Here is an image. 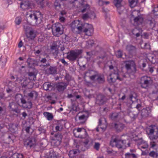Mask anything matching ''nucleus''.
<instances>
[{
	"instance_id": "obj_45",
	"label": "nucleus",
	"mask_w": 158,
	"mask_h": 158,
	"mask_svg": "<svg viewBox=\"0 0 158 158\" xmlns=\"http://www.w3.org/2000/svg\"><path fill=\"white\" fill-rule=\"evenodd\" d=\"M22 21V19L21 17H17L15 20V24L17 25H19Z\"/></svg>"
},
{
	"instance_id": "obj_39",
	"label": "nucleus",
	"mask_w": 158,
	"mask_h": 158,
	"mask_svg": "<svg viewBox=\"0 0 158 158\" xmlns=\"http://www.w3.org/2000/svg\"><path fill=\"white\" fill-rule=\"evenodd\" d=\"M49 71L50 74H54L56 73V67L50 66L49 69Z\"/></svg>"
},
{
	"instance_id": "obj_12",
	"label": "nucleus",
	"mask_w": 158,
	"mask_h": 158,
	"mask_svg": "<svg viewBox=\"0 0 158 158\" xmlns=\"http://www.w3.org/2000/svg\"><path fill=\"white\" fill-rule=\"evenodd\" d=\"M34 5L32 1H25L20 4V7L23 10L34 7Z\"/></svg>"
},
{
	"instance_id": "obj_43",
	"label": "nucleus",
	"mask_w": 158,
	"mask_h": 158,
	"mask_svg": "<svg viewBox=\"0 0 158 158\" xmlns=\"http://www.w3.org/2000/svg\"><path fill=\"white\" fill-rule=\"evenodd\" d=\"M149 155L151 157H155L156 158L158 157V154L156 152L152 151L149 154Z\"/></svg>"
},
{
	"instance_id": "obj_57",
	"label": "nucleus",
	"mask_w": 158,
	"mask_h": 158,
	"mask_svg": "<svg viewBox=\"0 0 158 158\" xmlns=\"http://www.w3.org/2000/svg\"><path fill=\"white\" fill-rule=\"evenodd\" d=\"M142 30L141 29H139V32H137V33H135V35L136 36V37H139V36L140 34L142 33Z\"/></svg>"
},
{
	"instance_id": "obj_15",
	"label": "nucleus",
	"mask_w": 158,
	"mask_h": 158,
	"mask_svg": "<svg viewBox=\"0 0 158 158\" xmlns=\"http://www.w3.org/2000/svg\"><path fill=\"white\" fill-rule=\"evenodd\" d=\"M88 27L85 28L83 30V32L85 33V35L90 36L93 33L94 29L92 25L87 24Z\"/></svg>"
},
{
	"instance_id": "obj_1",
	"label": "nucleus",
	"mask_w": 158,
	"mask_h": 158,
	"mask_svg": "<svg viewBox=\"0 0 158 158\" xmlns=\"http://www.w3.org/2000/svg\"><path fill=\"white\" fill-rule=\"evenodd\" d=\"M71 3L73 4L74 7L80 8V10H81L82 13L87 12L86 13L83 14L82 16V18L84 20H85L89 18H94L96 17L94 12H92L91 14L89 13L90 6L88 4L85 3L84 0H73Z\"/></svg>"
},
{
	"instance_id": "obj_44",
	"label": "nucleus",
	"mask_w": 158,
	"mask_h": 158,
	"mask_svg": "<svg viewBox=\"0 0 158 158\" xmlns=\"http://www.w3.org/2000/svg\"><path fill=\"white\" fill-rule=\"evenodd\" d=\"M142 142V143H143V144L140 147L141 148L143 149H146L148 147V145L147 142L144 140V141Z\"/></svg>"
},
{
	"instance_id": "obj_18",
	"label": "nucleus",
	"mask_w": 158,
	"mask_h": 158,
	"mask_svg": "<svg viewBox=\"0 0 158 158\" xmlns=\"http://www.w3.org/2000/svg\"><path fill=\"white\" fill-rule=\"evenodd\" d=\"M53 85V83L49 82H45L43 85V88L44 90L46 91H52L54 89V88Z\"/></svg>"
},
{
	"instance_id": "obj_25",
	"label": "nucleus",
	"mask_w": 158,
	"mask_h": 158,
	"mask_svg": "<svg viewBox=\"0 0 158 158\" xmlns=\"http://www.w3.org/2000/svg\"><path fill=\"white\" fill-rule=\"evenodd\" d=\"M76 132H78L80 133L82 132L83 133V134L82 135H85V138L87 135V133L86 130L83 128H78L77 129H75Z\"/></svg>"
},
{
	"instance_id": "obj_7",
	"label": "nucleus",
	"mask_w": 158,
	"mask_h": 158,
	"mask_svg": "<svg viewBox=\"0 0 158 158\" xmlns=\"http://www.w3.org/2000/svg\"><path fill=\"white\" fill-rule=\"evenodd\" d=\"M147 131L151 140H156L158 138V129L156 126H150L147 128Z\"/></svg>"
},
{
	"instance_id": "obj_59",
	"label": "nucleus",
	"mask_w": 158,
	"mask_h": 158,
	"mask_svg": "<svg viewBox=\"0 0 158 158\" xmlns=\"http://www.w3.org/2000/svg\"><path fill=\"white\" fill-rule=\"evenodd\" d=\"M85 115H82L79 117V119L80 120H84L85 119Z\"/></svg>"
},
{
	"instance_id": "obj_23",
	"label": "nucleus",
	"mask_w": 158,
	"mask_h": 158,
	"mask_svg": "<svg viewBox=\"0 0 158 158\" xmlns=\"http://www.w3.org/2000/svg\"><path fill=\"white\" fill-rule=\"evenodd\" d=\"M134 22L138 25L141 23L143 21V18L141 16H139L135 18L134 19Z\"/></svg>"
},
{
	"instance_id": "obj_2",
	"label": "nucleus",
	"mask_w": 158,
	"mask_h": 158,
	"mask_svg": "<svg viewBox=\"0 0 158 158\" xmlns=\"http://www.w3.org/2000/svg\"><path fill=\"white\" fill-rule=\"evenodd\" d=\"M136 97V94L134 92L131 93L129 97V103L131 104V107L132 106L131 104L133 103L136 106L133 110L129 111V116L131 118L132 121L134 120L137 117L139 110L141 107V105L140 104H138L136 102L137 100Z\"/></svg>"
},
{
	"instance_id": "obj_22",
	"label": "nucleus",
	"mask_w": 158,
	"mask_h": 158,
	"mask_svg": "<svg viewBox=\"0 0 158 158\" xmlns=\"http://www.w3.org/2000/svg\"><path fill=\"white\" fill-rule=\"evenodd\" d=\"M15 106V104L14 102H12L9 103V107L10 109V110L13 111L16 113H18L19 112V110L16 107L15 108H13L12 106Z\"/></svg>"
},
{
	"instance_id": "obj_47",
	"label": "nucleus",
	"mask_w": 158,
	"mask_h": 158,
	"mask_svg": "<svg viewBox=\"0 0 158 158\" xmlns=\"http://www.w3.org/2000/svg\"><path fill=\"white\" fill-rule=\"evenodd\" d=\"M157 146L156 143L152 140L150 142V146L151 148H154Z\"/></svg>"
},
{
	"instance_id": "obj_35",
	"label": "nucleus",
	"mask_w": 158,
	"mask_h": 158,
	"mask_svg": "<svg viewBox=\"0 0 158 158\" xmlns=\"http://www.w3.org/2000/svg\"><path fill=\"white\" fill-rule=\"evenodd\" d=\"M137 3V0H130L129 5L131 8H133L136 5Z\"/></svg>"
},
{
	"instance_id": "obj_11",
	"label": "nucleus",
	"mask_w": 158,
	"mask_h": 158,
	"mask_svg": "<svg viewBox=\"0 0 158 158\" xmlns=\"http://www.w3.org/2000/svg\"><path fill=\"white\" fill-rule=\"evenodd\" d=\"M152 81L150 77L143 76L141 78L140 83L142 88H146L152 83Z\"/></svg>"
},
{
	"instance_id": "obj_5",
	"label": "nucleus",
	"mask_w": 158,
	"mask_h": 158,
	"mask_svg": "<svg viewBox=\"0 0 158 158\" xmlns=\"http://www.w3.org/2000/svg\"><path fill=\"white\" fill-rule=\"evenodd\" d=\"M15 99L18 104L25 108L30 109L32 107L31 102H26L22 94H18L15 96Z\"/></svg>"
},
{
	"instance_id": "obj_34",
	"label": "nucleus",
	"mask_w": 158,
	"mask_h": 158,
	"mask_svg": "<svg viewBox=\"0 0 158 158\" xmlns=\"http://www.w3.org/2000/svg\"><path fill=\"white\" fill-rule=\"evenodd\" d=\"M60 2V0H56L54 3L55 7L57 10H59L60 7L61 5Z\"/></svg>"
},
{
	"instance_id": "obj_40",
	"label": "nucleus",
	"mask_w": 158,
	"mask_h": 158,
	"mask_svg": "<svg viewBox=\"0 0 158 158\" xmlns=\"http://www.w3.org/2000/svg\"><path fill=\"white\" fill-rule=\"evenodd\" d=\"M37 4L40 5L41 7L43 8L44 6V0H35Z\"/></svg>"
},
{
	"instance_id": "obj_60",
	"label": "nucleus",
	"mask_w": 158,
	"mask_h": 158,
	"mask_svg": "<svg viewBox=\"0 0 158 158\" xmlns=\"http://www.w3.org/2000/svg\"><path fill=\"white\" fill-rule=\"evenodd\" d=\"M139 29H138L137 28H135V29H133L132 31V32L133 34H135V33L137 32H139Z\"/></svg>"
},
{
	"instance_id": "obj_36",
	"label": "nucleus",
	"mask_w": 158,
	"mask_h": 158,
	"mask_svg": "<svg viewBox=\"0 0 158 158\" xmlns=\"http://www.w3.org/2000/svg\"><path fill=\"white\" fill-rule=\"evenodd\" d=\"M48 158H57L56 153L52 151H50Z\"/></svg>"
},
{
	"instance_id": "obj_48",
	"label": "nucleus",
	"mask_w": 158,
	"mask_h": 158,
	"mask_svg": "<svg viewBox=\"0 0 158 158\" xmlns=\"http://www.w3.org/2000/svg\"><path fill=\"white\" fill-rule=\"evenodd\" d=\"M100 147V144L99 143H95L94 146V148L96 150L98 151Z\"/></svg>"
},
{
	"instance_id": "obj_29",
	"label": "nucleus",
	"mask_w": 158,
	"mask_h": 158,
	"mask_svg": "<svg viewBox=\"0 0 158 158\" xmlns=\"http://www.w3.org/2000/svg\"><path fill=\"white\" fill-rule=\"evenodd\" d=\"M34 144V142L32 140H27V142H25L24 145L27 148H31L33 147Z\"/></svg>"
},
{
	"instance_id": "obj_52",
	"label": "nucleus",
	"mask_w": 158,
	"mask_h": 158,
	"mask_svg": "<svg viewBox=\"0 0 158 158\" xmlns=\"http://www.w3.org/2000/svg\"><path fill=\"white\" fill-rule=\"evenodd\" d=\"M153 11L156 15L158 16V6L154 7Z\"/></svg>"
},
{
	"instance_id": "obj_20",
	"label": "nucleus",
	"mask_w": 158,
	"mask_h": 158,
	"mask_svg": "<svg viewBox=\"0 0 158 158\" xmlns=\"http://www.w3.org/2000/svg\"><path fill=\"white\" fill-rule=\"evenodd\" d=\"M136 47L132 45L129 46V57H132L136 55Z\"/></svg>"
},
{
	"instance_id": "obj_14",
	"label": "nucleus",
	"mask_w": 158,
	"mask_h": 158,
	"mask_svg": "<svg viewBox=\"0 0 158 158\" xmlns=\"http://www.w3.org/2000/svg\"><path fill=\"white\" fill-rule=\"evenodd\" d=\"M68 85L66 83L61 82L57 83L56 86L57 90L59 92H63L65 89Z\"/></svg>"
},
{
	"instance_id": "obj_27",
	"label": "nucleus",
	"mask_w": 158,
	"mask_h": 158,
	"mask_svg": "<svg viewBox=\"0 0 158 158\" xmlns=\"http://www.w3.org/2000/svg\"><path fill=\"white\" fill-rule=\"evenodd\" d=\"M97 81L99 83H103L105 81V78L103 75H98Z\"/></svg>"
},
{
	"instance_id": "obj_16",
	"label": "nucleus",
	"mask_w": 158,
	"mask_h": 158,
	"mask_svg": "<svg viewBox=\"0 0 158 158\" xmlns=\"http://www.w3.org/2000/svg\"><path fill=\"white\" fill-rule=\"evenodd\" d=\"M96 99L97 102L98 103L99 105L103 104L107 101L104 95L100 94L97 95Z\"/></svg>"
},
{
	"instance_id": "obj_30",
	"label": "nucleus",
	"mask_w": 158,
	"mask_h": 158,
	"mask_svg": "<svg viewBox=\"0 0 158 158\" xmlns=\"http://www.w3.org/2000/svg\"><path fill=\"white\" fill-rule=\"evenodd\" d=\"M129 137L132 141H136L138 139V137L137 135L133 133H131Z\"/></svg>"
},
{
	"instance_id": "obj_24",
	"label": "nucleus",
	"mask_w": 158,
	"mask_h": 158,
	"mask_svg": "<svg viewBox=\"0 0 158 158\" xmlns=\"http://www.w3.org/2000/svg\"><path fill=\"white\" fill-rule=\"evenodd\" d=\"M115 127L117 131H121L124 127V125L121 123L114 124Z\"/></svg>"
},
{
	"instance_id": "obj_38",
	"label": "nucleus",
	"mask_w": 158,
	"mask_h": 158,
	"mask_svg": "<svg viewBox=\"0 0 158 158\" xmlns=\"http://www.w3.org/2000/svg\"><path fill=\"white\" fill-rule=\"evenodd\" d=\"M121 2L122 0H114L113 3L114 5L118 8L120 6Z\"/></svg>"
},
{
	"instance_id": "obj_61",
	"label": "nucleus",
	"mask_w": 158,
	"mask_h": 158,
	"mask_svg": "<svg viewBox=\"0 0 158 158\" xmlns=\"http://www.w3.org/2000/svg\"><path fill=\"white\" fill-rule=\"evenodd\" d=\"M124 62H126V65H125V68L127 69V70H128V63H127V62H128V61L127 60H126L125 61H124Z\"/></svg>"
},
{
	"instance_id": "obj_50",
	"label": "nucleus",
	"mask_w": 158,
	"mask_h": 158,
	"mask_svg": "<svg viewBox=\"0 0 158 158\" xmlns=\"http://www.w3.org/2000/svg\"><path fill=\"white\" fill-rule=\"evenodd\" d=\"M137 155L133 153H129V158H137Z\"/></svg>"
},
{
	"instance_id": "obj_6",
	"label": "nucleus",
	"mask_w": 158,
	"mask_h": 158,
	"mask_svg": "<svg viewBox=\"0 0 158 158\" xmlns=\"http://www.w3.org/2000/svg\"><path fill=\"white\" fill-rule=\"evenodd\" d=\"M72 31L77 34H80L82 31L84 25L79 20L73 21L70 25Z\"/></svg>"
},
{
	"instance_id": "obj_10",
	"label": "nucleus",
	"mask_w": 158,
	"mask_h": 158,
	"mask_svg": "<svg viewBox=\"0 0 158 158\" xmlns=\"http://www.w3.org/2000/svg\"><path fill=\"white\" fill-rule=\"evenodd\" d=\"M136 71L135 64L133 60H129V77L131 79L135 77Z\"/></svg>"
},
{
	"instance_id": "obj_4",
	"label": "nucleus",
	"mask_w": 158,
	"mask_h": 158,
	"mask_svg": "<svg viewBox=\"0 0 158 158\" xmlns=\"http://www.w3.org/2000/svg\"><path fill=\"white\" fill-rule=\"evenodd\" d=\"M110 70L113 69L114 72L110 74L107 77V80L110 83H113L118 79L120 81L122 80V79L119 77L118 75V71L117 67L112 65L109 66Z\"/></svg>"
},
{
	"instance_id": "obj_56",
	"label": "nucleus",
	"mask_w": 158,
	"mask_h": 158,
	"mask_svg": "<svg viewBox=\"0 0 158 158\" xmlns=\"http://www.w3.org/2000/svg\"><path fill=\"white\" fill-rule=\"evenodd\" d=\"M118 116V115L117 113H113L111 115V118L113 119H114L117 118Z\"/></svg>"
},
{
	"instance_id": "obj_53",
	"label": "nucleus",
	"mask_w": 158,
	"mask_h": 158,
	"mask_svg": "<svg viewBox=\"0 0 158 158\" xmlns=\"http://www.w3.org/2000/svg\"><path fill=\"white\" fill-rule=\"evenodd\" d=\"M86 43L89 45H90V46H89V47L90 46H93V45L94 44V41L92 40H89L86 42Z\"/></svg>"
},
{
	"instance_id": "obj_21",
	"label": "nucleus",
	"mask_w": 158,
	"mask_h": 158,
	"mask_svg": "<svg viewBox=\"0 0 158 158\" xmlns=\"http://www.w3.org/2000/svg\"><path fill=\"white\" fill-rule=\"evenodd\" d=\"M151 111L148 108V109H143L141 112V116L143 118H145L148 117L151 113Z\"/></svg>"
},
{
	"instance_id": "obj_33",
	"label": "nucleus",
	"mask_w": 158,
	"mask_h": 158,
	"mask_svg": "<svg viewBox=\"0 0 158 158\" xmlns=\"http://www.w3.org/2000/svg\"><path fill=\"white\" fill-rule=\"evenodd\" d=\"M28 75L29 79L31 80H35L36 78V75L33 72H30Z\"/></svg>"
},
{
	"instance_id": "obj_49",
	"label": "nucleus",
	"mask_w": 158,
	"mask_h": 158,
	"mask_svg": "<svg viewBox=\"0 0 158 158\" xmlns=\"http://www.w3.org/2000/svg\"><path fill=\"white\" fill-rule=\"evenodd\" d=\"M148 23L152 28L154 27H155V23L153 20H149Z\"/></svg>"
},
{
	"instance_id": "obj_9",
	"label": "nucleus",
	"mask_w": 158,
	"mask_h": 158,
	"mask_svg": "<svg viewBox=\"0 0 158 158\" xmlns=\"http://www.w3.org/2000/svg\"><path fill=\"white\" fill-rule=\"evenodd\" d=\"M82 52L81 50H78L76 51L72 50L67 54V58L71 61H73L76 60L77 57Z\"/></svg>"
},
{
	"instance_id": "obj_42",
	"label": "nucleus",
	"mask_w": 158,
	"mask_h": 158,
	"mask_svg": "<svg viewBox=\"0 0 158 158\" xmlns=\"http://www.w3.org/2000/svg\"><path fill=\"white\" fill-rule=\"evenodd\" d=\"M57 48H58L56 42H54L52 45L51 46V49L52 50H55L56 51Z\"/></svg>"
},
{
	"instance_id": "obj_3",
	"label": "nucleus",
	"mask_w": 158,
	"mask_h": 158,
	"mask_svg": "<svg viewBox=\"0 0 158 158\" xmlns=\"http://www.w3.org/2000/svg\"><path fill=\"white\" fill-rule=\"evenodd\" d=\"M27 15L28 18L34 21L36 25L40 23L43 19V15L39 11H30L27 13Z\"/></svg>"
},
{
	"instance_id": "obj_28",
	"label": "nucleus",
	"mask_w": 158,
	"mask_h": 158,
	"mask_svg": "<svg viewBox=\"0 0 158 158\" xmlns=\"http://www.w3.org/2000/svg\"><path fill=\"white\" fill-rule=\"evenodd\" d=\"M43 114L48 120H51L53 118L52 114L48 112H45L43 113Z\"/></svg>"
},
{
	"instance_id": "obj_55",
	"label": "nucleus",
	"mask_w": 158,
	"mask_h": 158,
	"mask_svg": "<svg viewBox=\"0 0 158 158\" xmlns=\"http://www.w3.org/2000/svg\"><path fill=\"white\" fill-rule=\"evenodd\" d=\"M60 61L62 63H63L64 65H68V63L66 61H65L64 58L60 59Z\"/></svg>"
},
{
	"instance_id": "obj_51",
	"label": "nucleus",
	"mask_w": 158,
	"mask_h": 158,
	"mask_svg": "<svg viewBox=\"0 0 158 158\" xmlns=\"http://www.w3.org/2000/svg\"><path fill=\"white\" fill-rule=\"evenodd\" d=\"M144 140H143L142 138H139L138 137V139L137 140H136L135 141L137 142V144L138 145H142L143 143H142V141H144Z\"/></svg>"
},
{
	"instance_id": "obj_32",
	"label": "nucleus",
	"mask_w": 158,
	"mask_h": 158,
	"mask_svg": "<svg viewBox=\"0 0 158 158\" xmlns=\"http://www.w3.org/2000/svg\"><path fill=\"white\" fill-rule=\"evenodd\" d=\"M78 151V150H70L69 154V156L72 158L74 157Z\"/></svg>"
},
{
	"instance_id": "obj_17",
	"label": "nucleus",
	"mask_w": 158,
	"mask_h": 158,
	"mask_svg": "<svg viewBox=\"0 0 158 158\" xmlns=\"http://www.w3.org/2000/svg\"><path fill=\"white\" fill-rule=\"evenodd\" d=\"M102 118L99 119V124L98 127L96 128L97 131H99V128L101 129L102 130H105L106 129L107 127V123L106 122V120L105 118H103L105 122V123L104 124H102Z\"/></svg>"
},
{
	"instance_id": "obj_63",
	"label": "nucleus",
	"mask_w": 158,
	"mask_h": 158,
	"mask_svg": "<svg viewBox=\"0 0 158 158\" xmlns=\"http://www.w3.org/2000/svg\"><path fill=\"white\" fill-rule=\"evenodd\" d=\"M16 80H15V81L17 82L18 83H20L22 81V80L19 78L16 77Z\"/></svg>"
},
{
	"instance_id": "obj_26",
	"label": "nucleus",
	"mask_w": 158,
	"mask_h": 158,
	"mask_svg": "<svg viewBox=\"0 0 158 158\" xmlns=\"http://www.w3.org/2000/svg\"><path fill=\"white\" fill-rule=\"evenodd\" d=\"M28 96L30 98H34L35 99H36L38 97V94L37 92L32 91L28 94Z\"/></svg>"
},
{
	"instance_id": "obj_37",
	"label": "nucleus",
	"mask_w": 158,
	"mask_h": 158,
	"mask_svg": "<svg viewBox=\"0 0 158 158\" xmlns=\"http://www.w3.org/2000/svg\"><path fill=\"white\" fill-rule=\"evenodd\" d=\"M27 62L28 66L30 68H32L34 64L33 60L31 58H28L27 59Z\"/></svg>"
},
{
	"instance_id": "obj_62",
	"label": "nucleus",
	"mask_w": 158,
	"mask_h": 158,
	"mask_svg": "<svg viewBox=\"0 0 158 158\" xmlns=\"http://www.w3.org/2000/svg\"><path fill=\"white\" fill-rule=\"evenodd\" d=\"M65 18L63 16H60L59 18V20L60 22H64L65 20Z\"/></svg>"
},
{
	"instance_id": "obj_41",
	"label": "nucleus",
	"mask_w": 158,
	"mask_h": 158,
	"mask_svg": "<svg viewBox=\"0 0 158 158\" xmlns=\"http://www.w3.org/2000/svg\"><path fill=\"white\" fill-rule=\"evenodd\" d=\"M115 55L117 58H121L123 55L122 52L120 50H118L115 52Z\"/></svg>"
},
{
	"instance_id": "obj_54",
	"label": "nucleus",
	"mask_w": 158,
	"mask_h": 158,
	"mask_svg": "<svg viewBox=\"0 0 158 158\" xmlns=\"http://www.w3.org/2000/svg\"><path fill=\"white\" fill-rule=\"evenodd\" d=\"M98 76V74H96L94 75L89 76V77L90 80L94 81L96 77Z\"/></svg>"
},
{
	"instance_id": "obj_31",
	"label": "nucleus",
	"mask_w": 158,
	"mask_h": 158,
	"mask_svg": "<svg viewBox=\"0 0 158 158\" xmlns=\"http://www.w3.org/2000/svg\"><path fill=\"white\" fill-rule=\"evenodd\" d=\"M73 133L74 136L77 138H85V135H82L81 134L79 133L78 132H76V129H75L73 131Z\"/></svg>"
},
{
	"instance_id": "obj_58",
	"label": "nucleus",
	"mask_w": 158,
	"mask_h": 158,
	"mask_svg": "<svg viewBox=\"0 0 158 158\" xmlns=\"http://www.w3.org/2000/svg\"><path fill=\"white\" fill-rule=\"evenodd\" d=\"M98 3L99 6H102L104 4V2L102 0H98Z\"/></svg>"
},
{
	"instance_id": "obj_13",
	"label": "nucleus",
	"mask_w": 158,
	"mask_h": 158,
	"mask_svg": "<svg viewBox=\"0 0 158 158\" xmlns=\"http://www.w3.org/2000/svg\"><path fill=\"white\" fill-rule=\"evenodd\" d=\"M62 136L59 133L56 134L52 142V143L55 146L57 147L59 146L61 143Z\"/></svg>"
},
{
	"instance_id": "obj_19",
	"label": "nucleus",
	"mask_w": 158,
	"mask_h": 158,
	"mask_svg": "<svg viewBox=\"0 0 158 158\" xmlns=\"http://www.w3.org/2000/svg\"><path fill=\"white\" fill-rule=\"evenodd\" d=\"M124 140H118L116 139H112L110 141V143L111 144L112 143H114L116 147L119 149L122 148V144L123 143Z\"/></svg>"
},
{
	"instance_id": "obj_46",
	"label": "nucleus",
	"mask_w": 158,
	"mask_h": 158,
	"mask_svg": "<svg viewBox=\"0 0 158 158\" xmlns=\"http://www.w3.org/2000/svg\"><path fill=\"white\" fill-rule=\"evenodd\" d=\"M30 37L31 39H34L35 37V35L34 31L33 30L30 31L29 32Z\"/></svg>"
},
{
	"instance_id": "obj_8",
	"label": "nucleus",
	"mask_w": 158,
	"mask_h": 158,
	"mask_svg": "<svg viewBox=\"0 0 158 158\" xmlns=\"http://www.w3.org/2000/svg\"><path fill=\"white\" fill-rule=\"evenodd\" d=\"M52 31L54 36L58 37L63 33V26L59 23H56L52 28Z\"/></svg>"
},
{
	"instance_id": "obj_64",
	"label": "nucleus",
	"mask_w": 158,
	"mask_h": 158,
	"mask_svg": "<svg viewBox=\"0 0 158 158\" xmlns=\"http://www.w3.org/2000/svg\"><path fill=\"white\" fill-rule=\"evenodd\" d=\"M66 12L65 10H62L60 12V16H63L64 15H65L66 14Z\"/></svg>"
}]
</instances>
